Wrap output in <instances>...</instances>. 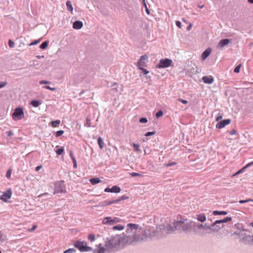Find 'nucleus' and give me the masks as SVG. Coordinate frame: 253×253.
<instances>
[{"label": "nucleus", "instance_id": "nucleus-34", "mask_svg": "<svg viewBox=\"0 0 253 253\" xmlns=\"http://www.w3.org/2000/svg\"><path fill=\"white\" fill-rule=\"evenodd\" d=\"M249 168L248 167H247V165H246L245 166H244V167H243L241 169H240V170H239L238 171H237L236 172V173H235V174L234 175H237V174H240L241 173H243L245 171V170L248 168Z\"/></svg>", "mask_w": 253, "mask_h": 253}, {"label": "nucleus", "instance_id": "nucleus-37", "mask_svg": "<svg viewBox=\"0 0 253 253\" xmlns=\"http://www.w3.org/2000/svg\"><path fill=\"white\" fill-rule=\"evenodd\" d=\"M76 252V250L74 248H70L64 252L63 253H75Z\"/></svg>", "mask_w": 253, "mask_h": 253}, {"label": "nucleus", "instance_id": "nucleus-63", "mask_svg": "<svg viewBox=\"0 0 253 253\" xmlns=\"http://www.w3.org/2000/svg\"><path fill=\"white\" fill-rule=\"evenodd\" d=\"M11 175V170H8L6 172V177L9 178Z\"/></svg>", "mask_w": 253, "mask_h": 253}, {"label": "nucleus", "instance_id": "nucleus-52", "mask_svg": "<svg viewBox=\"0 0 253 253\" xmlns=\"http://www.w3.org/2000/svg\"><path fill=\"white\" fill-rule=\"evenodd\" d=\"M39 83L40 84H50V82L47 81L42 80L40 81Z\"/></svg>", "mask_w": 253, "mask_h": 253}, {"label": "nucleus", "instance_id": "nucleus-46", "mask_svg": "<svg viewBox=\"0 0 253 253\" xmlns=\"http://www.w3.org/2000/svg\"><path fill=\"white\" fill-rule=\"evenodd\" d=\"M147 122H148V120L145 117H142V118H140L139 119V122L140 123L144 124V123H147Z\"/></svg>", "mask_w": 253, "mask_h": 253}, {"label": "nucleus", "instance_id": "nucleus-42", "mask_svg": "<svg viewBox=\"0 0 253 253\" xmlns=\"http://www.w3.org/2000/svg\"><path fill=\"white\" fill-rule=\"evenodd\" d=\"M90 121H91V120H90V118L88 117H87L86 119V123L85 124V126H86L87 127H90L91 126Z\"/></svg>", "mask_w": 253, "mask_h": 253}, {"label": "nucleus", "instance_id": "nucleus-22", "mask_svg": "<svg viewBox=\"0 0 253 253\" xmlns=\"http://www.w3.org/2000/svg\"><path fill=\"white\" fill-rule=\"evenodd\" d=\"M42 104V102L41 100H32L30 104L34 107H38Z\"/></svg>", "mask_w": 253, "mask_h": 253}, {"label": "nucleus", "instance_id": "nucleus-16", "mask_svg": "<svg viewBox=\"0 0 253 253\" xmlns=\"http://www.w3.org/2000/svg\"><path fill=\"white\" fill-rule=\"evenodd\" d=\"M232 220L231 217H226L222 219L216 220L213 222V226L217 225V224H222L223 223H226Z\"/></svg>", "mask_w": 253, "mask_h": 253}, {"label": "nucleus", "instance_id": "nucleus-30", "mask_svg": "<svg viewBox=\"0 0 253 253\" xmlns=\"http://www.w3.org/2000/svg\"><path fill=\"white\" fill-rule=\"evenodd\" d=\"M49 42L48 41H45L43 42L40 45V48L42 49H45L47 48Z\"/></svg>", "mask_w": 253, "mask_h": 253}, {"label": "nucleus", "instance_id": "nucleus-49", "mask_svg": "<svg viewBox=\"0 0 253 253\" xmlns=\"http://www.w3.org/2000/svg\"><path fill=\"white\" fill-rule=\"evenodd\" d=\"M202 224L199 223H195L194 222V232H196V230L195 229V228H197V229H200L201 225Z\"/></svg>", "mask_w": 253, "mask_h": 253}, {"label": "nucleus", "instance_id": "nucleus-1", "mask_svg": "<svg viewBox=\"0 0 253 253\" xmlns=\"http://www.w3.org/2000/svg\"><path fill=\"white\" fill-rule=\"evenodd\" d=\"M126 235L123 233L122 235L116 234L108 238L105 241V247L102 246L101 244L98 245L97 253H108L119 251L123 249L126 245H129L126 243Z\"/></svg>", "mask_w": 253, "mask_h": 253}, {"label": "nucleus", "instance_id": "nucleus-11", "mask_svg": "<svg viewBox=\"0 0 253 253\" xmlns=\"http://www.w3.org/2000/svg\"><path fill=\"white\" fill-rule=\"evenodd\" d=\"M12 195V191L10 189L7 190L6 192H3L2 195L0 196V199L3 202H6L8 200L10 199Z\"/></svg>", "mask_w": 253, "mask_h": 253}, {"label": "nucleus", "instance_id": "nucleus-6", "mask_svg": "<svg viewBox=\"0 0 253 253\" xmlns=\"http://www.w3.org/2000/svg\"><path fill=\"white\" fill-rule=\"evenodd\" d=\"M74 246L81 252H87L92 250V248L88 246L84 241L77 240L74 242Z\"/></svg>", "mask_w": 253, "mask_h": 253}, {"label": "nucleus", "instance_id": "nucleus-56", "mask_svg": "<svg viewBox=\"0 0 253 253\" xmlns=\"http://www.w3.org/2000/svg\"><path fill=\"white\" fill-rule=\"evenodd\" d=\"M178 100L184 104H187L188 103V101L187 100L179 98Z\"/></svg>", "mask_w": 253, "mask_h": 253}, {"label": "nucleus", "instance_id": "nucleus-57", "mask_svg": "<svg viewBox=\"0 0 253 253\" xmlns=\"http://www.w3.org/2000/svg\"><path fill=\"white\" fill-rule=\"evenodd\" d=\"M7 84L6 82H0V88L4 87Z\"/></svg>", "mask_w": 253, "mask_h": 253}, {"label": "nucleus", "instance_id": "nucleus-18", "mask_svg": "<svg viewBox=\"0 0 253 253\" xmlns=\"http://www.w3.org/2000/svg\"><path fill=\"white\" fill-rule=\"evenodd\" d=\"M102 223L108 225H114L112 217L110 216L104 217L102 220Z\"/></svg>", "mask_w": 253, "mask_h": 253}, {"label": "nucleus", "instance_id": "nucleus-31", "mask_svg": "<svg viewBox=\"0 0 253 253\" xmlns=\"http://www.w3.org/2000/svg\"><path fill=\"white\" fill-rule=\"evenodd\" d=\"M112 229L113 230H122L124 229V226L121 225H117L114 226Z\"/></svg>", "mask_w": 253, "mask_h": 253}, {"label": "nucleus", "instance_id": "nucleus-59", "mask_svg": "<svg viewBox=\"0 0 253 253\" xmlns=\"http://www.w3.org/2000/svg\"><path fill=\"white\" fill-rule=\"evenodd\" d=\"M37 225H34L33 226V227H32L31 229H29V231L30 232H33V231H34L35 230H36V229H37Z\"/></svg>", "mask_w": 253, "mask_h": 253}, {"label": "nucleus", "instance_id": "nucleus-44", "mask_svg": "<svg viewBox=\"0 0 253 253\" xmlns=\"http://www.w3.org/2000/svg\"><path fill=\"white\" fill-rule=\"evenodd\" d=\"M241 64L237 65L234 69V72L236 73H238L240 72V68L241 67Z\"/></svg>", "mask_w": 253, "mask_h": 253}, {"label": "nucleus", "instance_id": "nucleus-14", "mask_svg": "<svg viewBox=\"0 0 253 253\" xmlns=\"http://www.w3.org/2000/svg\"><path fill=\"white\" fill-rule=\"evenodd\" d=\"M231 40L228 39H224L220 41L217 44V48H222L224 46L228 45L230 42Z\"/></svg>", "mask_w": 253, "mask_h": 253}, {"label": "nucleus", "instance_id": "nucleus-45", "mask_svg": "<svg viewBox=\"0 0 253 253\" xmlns=\"http://www.w3.org/2000/svg\"><path fill=\"white\" fill-rule=\"evenodd\" d=\"M163 112L162 110L158 111L156 114V117L159 118L163 115Z\"/></svg>", "mask_w": 253, "mask_h": 253}, {"label": "nucleus", "instance_id": "nucleus-23", "mask_svg": "<svg viewBox=\"0 0 253 253\" xmlns=\"http://www.w3.org/2000/svg\"><path fill=\"white\" fill-rule=\"evenodd\" d=\"M56 150H55L56 154L58 155H62L64 152V148L63 147L57 146L56 147Z\"/></svg>", "mask_w": 253, "mask_h": 253}, {"label": "nucleus", "instance_id": "nucleus-61", "mask_svg": "<svg viewBox=\"0 0 253 253\" xmlns=\"http://www.w3.org/2000/svg\"><path fill=\"white\" fill-rule=\"evenodd\" d=\"M89 181L92 185H95V177L90 178Z\"/></svg>", "mask_w": 253, "mask_h": 253}, {"label": "nucleus", "instance_id": "nucleus-26", "mask_svg": "<svg viewBox=\"0 0 253 253\" xmlns=\"http://www.w3.org/2000/svg\"><path fill=\"white\" fill-rule=\"evenodd\" d=\"M228 212L226 211H213V214L214 215H226Z\"/></svg>", "mask_w": 253, "mask_h": 253}, {"label": "nucleus", "instance_id": "nucleus-33", "mask_svg": "<svg viewBox=\"0 0 253 253\" xmlns=\"http://www.w3.org/2000/svg\"><path fill=\"white\" fill-rule=\"evenodd\" d=\"M243 232L244 231H240L239 232L236 231L233 233V235H237V236H238L239 238H240L242 239V237H243V236L244 235V234L245 233H243Z\"/></svg>", "mask_w": 253, "mask_h": 253}, {"label": "nucleus", "instance_id": "nucleus-47", "mask_svg": "<svg viewBox=\"0 0 253 253\" xmlns=\"http://www.w3.org/2000/svg\"><path fill=\"white\" fill-rule=\"evenodd\" d=\"M176 165V163L172 162L165 164L166 167H169Z\"/></svg>", "mask_w": 253, "mask_h": 253}, {"label": "nucleus", "instance_id": "nucleus-35", "mask_svg": "<svg viewBox=\"0 0 253 253\" xmlns=\"http://www.w3.org/2000/svg\"><path fill=\"white\" fill-rule=\"evenodd\" d=\"M235 226L236 227V228L237 229H239L240 231H246V230L245 229H244L243 225L242 224H239V223L235 224Z\"/></svg>", "mask_w": 253, "mask_h": 253}, {"label": "nucleus", "instance_id": "nucleus-2", "mask_svg": "<svg viewBox=\"0 0 253 253\" xmlns=\"http://www.w3.org/2000/svg\"><path fill=\"white\" fill-rule=\"evenodd\" d=\"M126 227V242L129 245L132 244L134 242L143 241L147 237V232L141 228H139L138 224L128 223Z\"/></svg>", "mask_w": 253, "mask_h": 253}, {"label": "nucleus", "instance_id": "nucleus-58", "mask_svg": "<svg viewBox=\"0 0 253 253\" xmlns=\"http://www.w3.org/2000/svg\"><path fill=\"white\" fill-rule=\"evenodd\" d=\"M230 135H234L237 134V131L235 129H233L231 131L229 132Z\"/></svg>", "mask_w": 253, "mask_h": 253}, {"label": "nucleus", "instance_id": "nucleus-39", "mask_svg": "<svg viewBox=\"0 0 253 253\" xmlns=\"http://www.w3.org/2000/svg\"><path fill=\"white\" fill-rule=\"evenodd\" d=\"M143 67H144L138 68V69L141 70L142 72L143 73L144 75H146L148 73H149V71Z\"/></svg>", "mask_w": 253, "mask_h": 253}, {"label": "nucleus", "instance_id": "nucleus-64", "mask_svg": "<svg viewBox=\"0 0 253 253\" xmlns=\"http://www.w3.org/2000/svg\"><path fill=\"white\" fill-rule=\"evenodd\" d=\"M42 168V165H40V166H37L36 168H35V170L36 171H39L41 168Z\"/></svg>", "mask_w": 253, "mask_h": 253}, {"label": "nucleus", "instance_id": "nucleus-54", "mask_svg": "<svg viewBox=\"0 0 253 253\" xmlns=\"http://www.w3.org/2000/svg\"><path fill=\"white\" fill-rule=\"evenodd\" d=\"M222 119V115L219 114L218 116L216 118L215 121L216 122H220L219 121Z\"/></svg>", "mask_w": 253, "mask_h": 253}, {"label": "nucleus", "instance_id": "nucleus-21", "mask_svg": "<svg viewBox=\"0 0 253 253\" xmlns=\"http://www.w3.org/2000/svg\"><path fill=\"white\" fill-rule=\"evenodd\" d=\"M197 219L201 222H204L206 220V216L204 213H200L197 215Z\"/></svg>", "mask_w": 253, "mask_h": 253}, {"label": "nucleus", "instance_id": "nucleus-48", "mask_svg": "<svg viewBox=\"0 0 253 253\" xmlns=\"http://www.w3.org/2000/svg\"><path fill=\"white\" fill-rule=\"evenodd\" d=\"M156 134V131H149V132H146L145 134V136H147V137H148V136H150L151 135H154Z\"/></svg>", "mask_w": 253, "mask_h": 253}, {"label": "nucleus", "instance_id": "nucleus-9", "mask_svg": "<svg viewBox=\"0 0 253 253\" xmlns=\"http://www.w3.org/2000/svg\"><path fill=\"white\" fill-rule=\"evenodd\" d=\"M24 116L23 109L21 107H17L12 113V119L14 120L22 119Z\"/></svg>", "mask_w": 253, "mask_h": 253}, {"label": "nucleus", "instance_id": "nucleus-62", "mask_svg": "<svg viewBox=\"0 0 253 253\" xmlns=\"http://www.w3.org/2000/svg\"><path fill=\"white\" fill-rule=\"evenodd\" d=\"M7 133V135L8 136H12L13 135V132L12 130H10L9 131H7L6 132Z\"/></svg>", "mask_w": 253, "mask_h": 253}, {"label": "nucleus", "instance_id": "nucleus-27", "mask_svg": "<svg viewBox=\"0 0 253 253\" xmlns=\"http://www.w3.org/2000/svg\"><path fill=\"white\" fill-rule=\"evenodd\" d=\"M97 143L99 145V146L100 149H102L104 147V143L103 141V139L101 137H99L97 139Z\"/></svg>", "mask_w": 253, "mask_h": 253}, {"label": "nucleus", "instance_id": "nucleus-5", "mask_svg": "<svg viewBox=\"0 0 253 253\" xmlns=\"http://www.w3.org/2000/svg\"><path fill=\"white\" fill-rule=\"evenodd\" d=\"M204 225L205 230H209V231L206 232H198L197 233L201 236H205L207 234H211L212 232H217L222 227L218 225H215V226H213V223L211 224V225H210V224L208 223H206Z\"/></svg>", "mask_w": 253, "mask_h": 253}, {"label": "nucleus", "instance_id": "nucleus-36", "mask_svg": "<svg viewBox=\"0 0 253 253\" xmlns=\"http://www.w3.org/2000/svg\"><path fill=\"white\" fill-rule=\"evenodd\" d=\"M133 146L134 151L137 152H141V150L139 149V146L138 144H136V143H133Z\"/></svg>", "mask_w": 253, "mask_h": 253}, {"label": "nucleus", "instance_id": "nucleus-40", "mask_svg": "<svg viewBox=\"0 0 253 253\" xmlns=\"http://www.w3.org/2000/svg\"><path fill=\"white\" fill-rule=\"evenodd\" d=\"M112 219H113V225L120 222L121 220L120 218L117 217H114L112 218Z\"/></svg>", "mask_w": 253, "mask_h": 253}, {"label": "nucleus", "instance_id": "nucleus-7", "mask_svg": "<svg viewBox=\"0 0 253 253\" xmlns=\"http://www.w3.org/2000/svg\"><path fill=\"white\" fill-rule=\"evenodd\" d=\"M173 62L171 59L169 58L162 59L160 60L159 64H158L156 67L157 68H165L171 66Z\"/></svg>", "mask_w": 253, "mask_h": 253}, {"label": "nucleus", "instance_id": "nucleus-38", "mask_svg": "<svg viewBox=\"0 0 253 253\" xmlns=\"http://www.w3.org/2000/svg\"><path fill=\"white\" fill-rule=\"evenodd\" d=\"M41 39H39L37 40H35L33 42H31L29 45V46H32V45H36L37 44H38L41 41Z\"/></svg>", "mask_w": 253, "mask_h": 253}, {"label": "nucleus", "instance_id": "nucleus-28", "mask_svg": "<svg viewBox=\"0 0 253 253\" xmlns=\"http://www.w3.org/2000/svg\"><path fill=\"white\" fill-rule=\"evenodd\" d=\"M66 4L68 10L69 11L72 12L73 10V7L72 6L71 1L70 0H67L66 2Z\"/></svg>", "mask_w": 253, "mask_h": 253}, {"label": "nucleus", "instance_id": "nucleus-24", "mask_svg": "<svg viewBox=\"0 0 253 253\" xmlns=\"http://www.w3.org/2000/svg\"><path fill=\"white\" fill-rule=\"evenodd\" d=\"M113 204H116V202L114 201V200L111 201H104L101 203L99 206H106Z\"/></svg>", "mask_w": 253, "mask_h": 253}, {"label": "nucleus", "instance_id": "nucleus-41", "mask_svg": "<svg viewBox=\"0 0 253 253\" xmlns=\"http://www.w3.org/2000/svg\"><path fill=\"white\" fill-rule=\"evenodd\" d=\"M64 133V131L60 130L56 132L55 136L58 137L61 136Z\"/></svg>", "mask_w": 253, "mask_h": 253}, {"label": "nucleus", "instance_id": "nucleus-43", "mask_svg": "<svg viewBox=\"0 0 253 253\" xmlns=\"http://www.w3.org/2000/svg\"><path fill=\"white\" fill-rule=\"evenodd\" d=\"M250 201L253 202V199H248L245 200H240L239 201V203L240 204H244V203H248V202H249Z\"/></svg>", "mask_w": 253, "mask_h": 253}, {"label": "nucleus", "instance_id": "nucleus-4", "mask_svg": "<svg viewBox=\"0 0 253 253\" xmlns=\"http://www.w3.org/2000/svg\"><path fill=\"white\" fill-rule=\"evenodd\" d=\"M186 221H187V219L183 218H181L178 220L179 230H181L186 233L190 232L191 230L194 231V222L192 221L186 222Z\"/></svg>", "mask_w": 253, "mask_h": 253}, {"label": "nucleus", "instance_id": "nucleus-15", "mask_svg": "<svg viewBox=\"0 0 253 253\" xmlns=\"http://www.w3.org/2000/svg\"><path fill=\"white\" fill-rule=\"evenodd\" d=\"M253 238V236H251L250 235H247L245 233L243 237H242V239H241V241L244 242L245 244H250L251 240Z\"/></svg>", "mask_w": 253, "mask_h": 253}, {"label": "nucleus", "instance_id": "nucleus-55", "mask_svg": "<svg viewBox=\"0 0 253 253\" xmlns=\"http://www.w3.org/2000/svg\"><path fill=\"white\" fill-rule=\"evenodd\" d=\"M43 87L46 88V89L52 90V91H54V90H56V88L55 87H51L50 86H48V85L44 86Z\"/></svg>", "mask_w": 253, "mask_h": 253}, {"label": "nucleus", "instance_id": "nucleus-19", "mask_svg": "<svg viewBox=\"0 0 253 253\" xmlns=\"http://www.w3.org/2000/svg\"><path fill=\"white\" fill-rule=\"evenodd\" d=\"M83 26V22L79 20H77L73 23V27L76 30H79L82 28Z\"/></svg>", "mask_w": 253, "mask_h": 253}, {"label": "nucleus", "instance_id": "nucleus-32", "mask_svg": "<svg viewBox=\"0 0 253 253\" xmlns=\"http://www.w3.org/2000/svg\"><path fill=\"white\" fill-rule=\"evenodd\" d=\"M128 198L129 197L127 196L123 195V196L120 197L119 198H118L116 200H114V201L116 202V203H117L121 201L127 199H128Z\"/></svg>", "mask_w": 253, "mask_h": 253}, {"label": "nucleus", "instance_id": "nucleus-17", "mask_svg": "<svg viewBox=\"0 0 253 253\" xmlns=\"http://www.w3.org/2000/svg\"><path fill=\"white\" fill-rule=\"evenodd\" d=\"M202 79L204 83L207 84H211L214 81V78L211 76H203Z\"/></svg>", "mask_w": 253, "mask_h": 253}, {"label": "nucleus", "instance_id": "nucleus-50", "mask_svg": "<svg viewBox=\"0 0 253 253\" xmlns=\"http://www.w3.org/2000/svg\"><path fill=\"white\" fill-rule=\"evenodd\" d=\"M88 239L91 242L95 240V235L93 234H90L88 236Z\"/></svg>", "mask_w": 253, "mask_h": 253}, {"label": "nucleus", "instance_id": "nucleus-8", "mask_svg": "<svg viewBox=\"0 0 253 253\" xmlns=\"http://www.w3.org/2000/svg\"><path fill=\"white\" fill-rule=\"evenodd\" d=\"M64 182L63 180L55 182L54 184V193H62L66 192Z\"/></svg>", "mask_w": 253, "mask_h": 253}, {"label": "nucleus", "instance_id": "nucleus-51", "mask_svg": "<svg viewBox=\"0 0 253 253\" xmlns=\"http://www.w3.org/2000/svg\"><path fill=\"white\" fill-rule=\"evenodd\" d=\"M8 44L10 48H13L14 46V42L11 40H8Z\"/></svg>", "mask_w": 253, "mask_h": 253}, {"label": "nucleus", "instance_id": "nucleus-29", "mask_svg": "<svg viewBox=\"0 0 253 253\" xmlns=\"http://www.w3.org/2000/svg\"><path fill=\"white\" fill-rule=\"evenodd\" d=\"M50 124L52 127H57L60 124V121L58 120L52 121L50 123Z\"/></svg>", "mask_w": 253, "mask_h": 253}, {"label": "nucleus", "instance_id": "nucleus-53", "mask_svg": "<svg viewBox=\"0 0 253 253\" xmlns=\"http://www.w3.org/2000/svg\"><path fill=\"white\" fill-rule=\"evenodd\" d=\"M130 175L132 176V177H135V176H140L141 175V174L139 173H137V172H131L130 173Z\"/></svg>", "mask_w": 253, "mask_h": 253}, {"label": "nucleus", "instance_id": "nucleus-25", "mask_svg": "<svg viewBox=\"0 0 253 253\" xmlns=\"http://www.w3.org/2000/svg\"><path fill=\"white\" fill-rule=\"evenodd\" d=\"M69 155L74 164V168H76L77 167V162L72 151H70Z\"/></svg>", "mask_w": 253, "mask_h": 253}, {"label": "nucleus", "instance_id": "nucleus-60", "mask_svg": "<svg viewBox=\"0 0 253 253\" xmlns=\"http://www.w3.org/2000/svg\"><path fill=\"white\" fill-rule=\"evenodd\" d=\"M176 25L179 28H181V23L179 21H176L175 22Z\"/></svg>", "mask_w": 253, "mask_h": 253}, {"label": "nucleus", "instance_id": "nucleus-13", "mask_svg": "<svg viewBox=\"0 0 253 253\" xmlns=\"http://www.w3.org/2000/svg\"><path fill=\"white\" fill-rule=\"evenodd\" d=\"M121 188L117 185H114L112 188L107 187L104 189L105 192H112L118 193L121 191Z\"/></svg>", "mask_w": 253, "mask_h": 253}, {"label": "nucleus", "instance_id": "nucleus-10", "mask_svg": "<svg viewBox=\"0 0 253 253\" xmlns=\"http://www.w3.org/2000/svg\"><path fill=\"white\" fill-rule=\"evenodd\" d=\"M148 56L146 54L141 56L138 60L137 64V68L146 66V62L148 60Z\"/></svg>", "mask_w": 253, "mask_h": 253}, {"label": "nucleus", "instance_id": "nucleus-20", "mask_svg": "<svg viewBox=\"0 0 253 253\" xmlns=\"http://www.w3.org/2000/svg\"><path fill=\"white\" fill-rule=\"evenodd\" d=\"M211 49L210 48L206 49L202 54V58L203 59L207 58L211 54Z\"/></svg>", "mask_w": 253, "mask_h": 253}, {"label": "nucleus", "instance_id": "nucleus-12", "mask_svg": "<svg viewBox=\"0 0 253 253\" xmlns=\"http://www.w3.org/2000/svg\"><path fill=\"white\" fill-rule=\"evenodd\" d=\"M231 122L229 119L222 120L217 123L216 125V128L221 129L225 127L226 125H229Z\"/></svg>", "mask_w": 253, "mask_h": 253}, {"label": "nucleus", "instance_id": "nucleus-3", "mask_svg": "<svg viewBox=\"0 0 253 253\" xmlns=\"http://www.w3.org/2000/svg\"><path fill=\"white\" fill-rule=\"evenodd\" d=\"M179 230L178 220L174 221L172 224H167L166 225H159L156 229L150 233L151 236H157L159 238L163 237L165 234L164 231H168L173 232Z\"/></svg>", "mask_w": 253, "mask_h": 253}]
</instances>
